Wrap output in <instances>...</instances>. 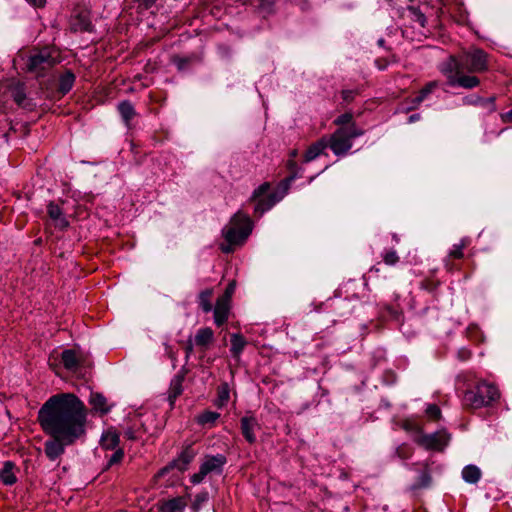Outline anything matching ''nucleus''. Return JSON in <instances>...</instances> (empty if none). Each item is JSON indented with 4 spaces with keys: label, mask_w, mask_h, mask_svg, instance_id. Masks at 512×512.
Wrapping results in <instances>:
<instances>
[{
    "label": "nucleus",
    "mask_w": 512,
    "mask_h": 512,
    "mask_svg": "<svg viewBox=\"0 0 512 512\" xmlns=\"http://www.w3.org/2000/svg\"><path fill=\"white\" fill-rule=\"evenodd\" d=\"M352 118L353 117H352L351 113H344V114L338 116L335 119L334 123L339 125V126H341V127H347V126H350V125L354 124L352 122Z\"/></svg>",
    "instance_id": "34"
},
{
    "label": "nucleus",
    "mask_w": 512,
    "mask_h": 512,
    "mask_svg": "<svg viewBox=\"0 0 512 512\" xmlns=\"http://www.w3.org/2000/svg\"><path fill=\"white\" fill-rule=\"evenodd\" d=\"M502 121L505 123H511L512 122V109L504 114L501 115Z\"/></svg>",
    "instance_id": "47"
},
{
    "label": "nucleus",
    "mask_w": 512,
    "mask_h": 512,
    "mask_svg": "<svg viewBox=\"0 0 512 512\" xmlns=\"http://www.w3.org/2000/svg\"><path fill=\"white\" fill-rule=\"evenodd\" d=\"M59 62V52L54 48L45 47L28 57L26 70L39 77Z\"/></svg>",
    "instance_id": "7"
},
{
    "label": "nucleus",
    "mask_w": 512,
    "mask_h": 512,
    "mask_svg": "<svg viewBox=\"0 0 512 512\" xmlns=\"http://www.w3.org/2000/svg\"><path fill=\"white\" fill-rule=\"evenodd\" d=\"M145 9L150 8L157 0H138Z\"/></svg>",
    "instance_id": "48"
},
{
    "label": "nucleus",
    "mask_w": 512,
    "mask_h": 512,
    "mask_svg": "<svg viewBox=\"0 0 512 512\" xmlns=\"http://www.w3.org/2000/svg\"><path fill=\"white\" fill-rule=\"evenodd\" d=\"M479 105L487 108L489 112H494L496 110L495 97L484 99Z\"/></svg>",
    "instance_id": "40"
},
{
    "label": "nucleus",
    "mask_w": 512,
    "mask_h": 512,
    "mask_svg": "<svg viewBox=\"0 0 512 512\" xmlns=\"http://www.w3.org/2000/svg\"><path fill=\"white\" fill-rule=\"evenodd\" d=\"M230 300L219 297L214 308V321L217 326L223 325L229 316Z\"/></svg>",
    "instance_id": "13"
},
{
    "label": "nucleus",
    "mask_w": 512,
    "mask_h": 512,
    "mask_svg": "<svg viewBox=\"0 0 512 512\" xmlns=\"http://www.w3.org/2000/svg\"><path fill=\"white\" fill-rule=\"evenodd\" d=\"M196 452L191 446H187L180 454L177 461V467L179 470H185L187 465L194 459Z\"/></svg>",
    "instance_id": "25"
},
{
    "label": "nucleus",
    "mask_w": 512,
    "mask_h": 512,
    "mask_svg": "<svg viewBox=\"0 0 512 512\" xmlns=\"http://www.w3.org/2000/svg\"><path fill=\"white\" fill-rule=\"evenodd\" d=\"M410 12L412 13L413 15V19L419 23V25L421 27H424L425 26V23H426V18L424 16V14H422L420 11L416 10V9H411Z\"/></svg>",
    "instance_id": "37"
},
{
    "label": "nucleus",
    "mask_w": 512,
    "mask_h": 512,
    "mask_svg": "<svg viewBox=\"0 0 512 512\" xmlns=\"http://www.w3.org/2000/svg\"><path fill=\"white\" fill-rule=\"evenodd\" d=\"M192 351H193V343L191 341H188L187 346H186L187 357H189V355L192 353Z\"/></svg>",
    "instance_id": "53"
},
{
    "label": "nucleus",
    "mask_w": 512,
    "mask_h": 512,
    "mask_svg": "<svg viewBox=\"0 0 512 512\" xmlns=\"http://www.w3.org/2000/svg\"><path fill=\"white\" fill-rule=\"evenodd\" d=\"M290 166H291V167H294V166H296V163H295V162H293V161H291V162H290Z\"/></svg>",
    "instance_id": "55"
},
{
    "label": "nucleus",
    "mask_w": 512,
    "mask_h": 512,
    "mask_svg": "<svg viewBox=\"0 0 512 512\" xmlns=\"http://www.w3.org/2000/svg\"><path fill=\"white\" fill-rule=\"evenodd\" d=\"M220 414L218 412L206 410L196 417V421L201 426H208L212 427L216 423V421L219 419Z\"/></svg>",
    "instance_id": "22"
},
{
    "label": "nucleus",
    "mask_w": 512,
    "mask_h": 512,
    "mask_svg": "<svg viewBox=\"0 0 512 512\" xmlns=\"http://www.w3.org/2000/svg\"><path fill=\"white\" fill-rule=\"evenodd\" d=\"M296 175H292L285 179L279 188L273 192H269L270 184L265 182L255 189L250 198L251 201L256 202L254 212L258 216H262L265 212L270 210L276 203L281 201L286 195L289 186L294 181Z\"/></svg>",
    "instance_id": "2"
},
{
    "label": "nucleus",
    "mask_w": 512,
    "mask_h": 512,
    "mask_svg": "<svg viewBox=\"0 0 512 512\" xmlns=\"http://www.w3.org/2000/svg\"><path fill=\"white\" fill-rule=\"evenodd\" d=\"M441 72L447 77V82L452 87L473 89L480 84V79L477 76L463 73L459 56H451L447 62L442 64Z\"/></svg>",
    "instance_id": "4"
},
{
    "label": "nucleus",
    "mask_w": 512,
    "mask_h": 512,
    "mask_svg": "<svg viewBox=\"0 0 512 512\" xmlns=\"http://www.w3.org/2000/svg\"><path fill=\"white\" fill-rule=\"evenodd\" d=\"M212 295H213L212 289H205V290L201 291L198 295V304H199L200 308L205 313L212 311V304H211Z\"/></svg>",
    "instance_id": "26"
},
{
    "label": "nucleus",
    "mask_w": 512,
    "mask_h": 512,
    "mask_svg": "<svg viewBox=\"0 0 512 512\" xmlns=\"http://www.w3.org/2000/svg\"><path fill=\"white\" fill-rule=\"evenodd\" d=\"M119 436L117 433L107 431L101 438V445L106 450H113L118 446Z\"/></svg>",
    "instance_id": "27"
},
{
    "label": "nucleus",
    "mask_w": 512,
    "mask_h": 512,
    "mask_svg": "<svg viewBox=\"0 0 512 512\" xmlns=\"http://www.w3.org/2000/svg\"><path fill=\"white\" fill-rule=\"evenodd\" d=\"M163 345H164V350H165L166 356L169 357L171 360L175 361L176 355H175L172 347L166 342Z\"/></svg>",
    "instance_id": "44"
},
{
    "label": "nucleus",
    "mask_w": 512,
    "mask_h": 512,
    "mask_svg": "<svg viewBox=\"0 0 512 512\" xmlns=\"http://www.w3.org/2000/svg\"><path fill=\"white\" fill-rule=\"evenodd\" d=\"M47 213L49 218L53 221L55 227L60 229H65L68 227L69 222L58 204L50 202L47 206Z\"/></svg>",
    "instance_id": "12"
},
{
    "label": "nucleus",
    "mask_w": 512,
    "mask_h": 512,
    "mask_svg": "<svg viewBox=\"0 0 512 512\" xmlns=\"http://www.w3.org/2000/svg\"><path fill=\"white\" fill-rule=\"evenodd\" d=\"M426 415L433 420L439 419L441 416L440 408L435 404H430L426 408Z\"/></svg>",
    "instance_id": "36"
},
{
    "label": "nucleus",
    "mask_w": 512,
    "mask_h": 512,
    "mask_svg": "<svg viewBox=\"0 0 512 512\" xmlns=\"http://www.w3.org/2000/svg\"><path fill=\"white\" fill-rule=\"evenodd\" d=\"M186 501L182 497H177L165 501L161 504V512H184Z\"/></svg>",
    "instance_id": "19"
},
{
    "label": "nucleus",
    "mask_w": 512,
    "mask_h": 512,
    "mask_svg": "<svg viewBox=\"0 0 512 512\" xmlns=\"http://www.w3.org/2000/svg\"><path fill=\"white\" fill-rule=\"evenodd\" d=\"M383 261L387 265H395L399 261V256L397 255L396 251L390 250L384 253Z\"/></svg>",
    "instance_id": "35"
},
{
    "label": "nucleus",
    "mask_w": 512,
    "mask_h": 512,
    "mask_svg": "<svg viewBox=\"0 0 512 512\" xmlns=\"http://www.w3.org/2000/svg\"><path fill=\"white\" fill-rule=\"evenodd\" d=\"M207 474L200 468L199 471L191 476V482L193 484L201 483Z\"/></svg>",
    "instance_id": "41"
},
{
    "label": "nucleus",
    "mask_w": 512,
    "mask_h": 512,
    "mask_svg": "<svg viewBox=\"0 0 512 512\" xmlns=\"http://www.w3.org/2000/svg\"><path fill=\"white\" fill-rule=\"evenodd\" d=\"M209 495L208 492H201L195 496V499L192 503V509L197 512L201 506L208 501Z\"/></svg>",
    "instance_id": "32"
},
{
    "label": "nucleus",
    "mask_w": 512,
    "mask_h": 512,
    "mask_svg": "<svg viewBox=\"0 0 512 512\" xmlns=\"http://www.w3.org/2000/svg\"><path fill=\"white\" fill-rule=\"evenodd\" d=\"M75 82V75L71 71H66L64 74L60 76L59 79V91L62 94L68 93Z\"/></svg>",
    "instance_id": "24"
},
{
    "label": "nucleus",
    "mask_w": 512,
    "mask_h": 512,
    "mask_svg": "<svg viewBox=\"0 0 512 512\" xmlns=\"http://www.w3.org/2000/svg\"><path fill=\"white\" fill-rule=\"evenodd\" d=\"M80 29L84 31L91 30V23L86 19V16H81Z\"/></svg>",
    "instance_id": "46"
},
{
    "label": "nucleus",
    "mask_w": 512,
    "mask_h": 512,
    "mask_svg": "<svg viewBox=\"0 0 512 512\" xmlns=\"http://www.w3.org/2000/svg\"><path fill=\"white\" fill-rule=\"evenodd\" d=\"M14 100L19 104L22 105L25 100V94L21 88H18L14 92Z\"/></svg>",
    "instance_id": "43"
},
{
    "label": "nucleus",
    "mask_w": 512,
    "mask_h": 512,
    "mask_svg": "<svg viewBox=\"0 0 512 512\" xmlns=\"http://www.w3.org/2000/svg\"><path fill=\"white\" fill-rule=\"evenodd\" d=\"M229 397H230V389H229V386L227 383H222L219 387H218V397H217V400L215 402V405L218 407V408H222L223 406H225L229 400Z\"/></svg>",
    "instance_id": "30"
},
{
    "label": "nucleus",
    "mask_w": 512,
    "mask_h": 512,
    "mask_svg": "<svg viewBox=\"0 0 512 512\" xmlns=\"http://www.w3.org/2000/svg\"><path fill=\"white\" fill-rule=\"evenodd\" d=\"M420 119V114H412L410 117H409V122L410 123H413L415 121H418Z\"/></svg>",
    "instance_id": "54"
},
{
    "label": "nucleus",
    "mask_w": 512,
    "mask_h": 512,
    "mask_svg": "<svg viewBox=\"0 0 512 512\" xmlns=\"http://www.w3.org/2000/svg\"><path fill=\"white\" fill-rule=\"evenodd\" d=\"M363 134L355 124L340 127L327 140L328 146L336 156H344L352 148L353 140Z\"/></svg>",
    "instance_id": "6"
},
{
    "label": "nucleus",
    "mask_w": 512,
    "mask_h": 512,
    "mask_svg": "<svg viewBox=\"0 0 512 512\" xmlns=\"http://www.w3.org/2000/svg\"><path fill=\"white\" fill-rule=\"evenodd\" d=\"M0 479L6 485H12L16 482L17 478L14 474V464L12 462H5L0 470Z\"/></svg>",
    "instance_id": "21"
},
{
    "label": "nucleus",
    "mask_w": 512,
    "mask_h": 512,
    "mask_svg": "<svg viewBox=\"0 0 512 512\" xmlns=\"http://www.w3.org/2000/svg\"><path fill=\"white\" fill-rule=\"evenodd\" d=\"M247 342L240 334L231 335V352L234 356H239L244 350Z\"/></svg>",
    "instance_id": "29"
},
{
    "label": "nucleus",
    "mask_w": 512,
    "mask_h": 512,
    "mask_svg": "<svg viewBox=\"0 0 512 512\" xmlns=\"http://www.w3.org/2000/svg\"><path fill=\"white\" fill-rule=\"evenodd\" d=\"M342 96L345 101H351L353 99V92L351 90H344Z\"/></svg>",
    "instance_id": "49"
},
{
    "label": "nucleus",
    "mask_w": 512,
    "mask_h": 512,
    "mask_svg": "<svg viewBox=\"0 0 512 512\" xmlns=\"http://www.w3.org/2000/svg\"><path fill=\"white\" fill-rule=\"evenodd\" d=\"M64 367L71 372H76L80 365L79 357L76 352L71 349L64 350L61 354Z\"/></svg>",
    "instance_id": "16"
},
{
    "label": "nucleus",
    "mask_w": 512,
    "mask_h": 512,
    "mask_svg": "<svg viewBox=\"0 0 512 512\" xmlns=\"http://www.w3.org/2000/svg\"><path fill=\"white\" fill-rule=\"evenodd\" d=\"M118 111L127 126L136 115L134 106L129 101H122L118 104Z\"/></svg>",
    "instance_id": "20"
},
{
    "label": "nucleus",
    "mask_w": 512,
    "mask_h": 512,
    "mask_svg": "<svg viewBox=\"0 0 512 512\" xmlns=\"http://www.w3.org/2000/svg\"><path fill=\"white\" fill-rule=\"evenodd\" d=\"M87 411L84 403L72 393L51 396L38 411V421L51 439L44 443V452L50 461L57 460L65 447L85 433Z\"/></svg>",
    "instance_id": "1"
},
{
    "label": "nucleus",
    "mask_w": 512,
    "mask_h": 512,
    "mask_svg": "<svg viewBox=\"0 0 512 512\" xmlns=\"http://www.w3.org/2000/svg\"><path fill=\"white\" fill-rule=\"evenodd\" d=\"M252 232V222L250 218L238 211L231 218L229 225L222 230L223 236L230 245H241Z\"/></svg>",
    "instance_id": "5"
},
{
    "label": "nucleus",
    "mask_w": 512,
    "mask_h": 512,
    "mask_svg": "<svg viewBox=\"0 0 512 512\" xmlns=\"http://www.w3.org/2000/svg\"><path fill=\"white\" fill-rule=\"evenodd\" d=\"M449 434L445 431H437L431 434H422L416 441L428 450H442L449 442Z\"/></svg>",
    "instance_id": "9"
},
{
    "label": "nucleus",
    "mask_w": 512,
    "mask_h": 512,
    "mask_svg": "<svg viewBox=\"0 0 512 512\" xmlns=\"http://www.w3.org/2000/svg\"><path fill=\"white\" fill-rule=\"evenodd\" d=\"M226 463V457L222 454L207 456L200 468L208 475L210 473L220 474Z\"/></svg>",
    "instance_id": "11"
},
{
    "label": "nucleus",
    "mask_w": 512,
    "mask_h": 512,
    "mask_svg": "<svg viewBox=\"0 0 512 512\" xmlns=\"http://www.w3.org/2000/svg\"><path fill=\"white\" fill-rule=\"evenodd\" d=\"M499 397V390L494 384L480 380L473 388L465 391L462 402L467 408L478 409L489 406Z\"/></svg>",
    "instance_id": "3"
},
{
    "label": "nucleus",
    "mask_w": 512,
    "mask_h": 512,
    "mask_svg": "<svg viewBox=\"0 0 512 512\" xmlns=\"http://www.w3.org/2000/svg\"><path fill=\"white\" fill-rule=\"evenodd\" d=\"M89 403L95 411L101 414H106L110 411L107 399L100 393H91Z\"/></svg>",
    "instance_id": "18"
},
{
    "label": "nucleus",
    "mask_w": 512,
    "mask_h": 512,
    "mask_svg": "<svg viewBox=\"0 0 512 512\" xmlns=\"http://www.w3.org/2000/svg\"><path fill=\"white\" fill-rule=\"evenodd\" d=\"M26 1L36 7H42V6H44V4L46 2V0H26Z\"/></svg>",
    "instance_id": "50"
},
{
    "label": "nucleus",
    "mask_w": 512,
    "mask_h": 512,
    "mask_svg": "<svg viewBox=\"0 0 512 512\" xmlns=\"http://www.w3.org/2000/svg\"><path fill=\"white\" fill-rule=\"evenodd\" d=\"M437 87V82L433 81L428 83L420 92L419 94L412 99L413 106L409 109H413L416 106H418L421 102H423L429 94L433 92V90Z\"/></svg>",
    "instance_id": "28"
},
{
    "label": "nucleus",
    "mask_w": 512,
    "mask_h": 512,
    "mask_svg": "<svg viewBox=\"0 0 512 512\" xmlns=\"http://www.w3.org/2000/svg\"><path fill=\"white\" fill-rule=\"evenodd\" d=\"M431 483V476L430 473L425 470L423 471L420 476L418 483L414 485V488H425L428 487Z\"/></svg>",
    "instance_id": "33"
},
{
    "label": "nucleus",
    "mask_w": 512,
    "mask_h": 512,
    "mask_svg": "<svg viewBox=\"0 0 512 512\" xmlns=\"http://www.w3.org/2000/svg\"><path fill=\"white\" fill-rule=\"evenodd\" d=\"M470 244L469 238H462L459 243L454 244L449 251V256L455 259L463 257V250Z\"/></svg>",
    "instance_id": "31"
},
{
    "label": "nucleus",
    "mask_w": 512,
    "mask_h": 512,
    "mask_svg": "<svg viewBox=\"0 0 512 512\" xmlns=\"http://www.w3.org/2000/svg\"><path fill=\"white\" fill-rule=\"evenodd\" d=\"M241 432L245 440L254 444L257 440L255 431L260 429V424L257 419L252 415H246L241 418Z\"/></svg>",
    "instance_id": "10"
},
{
    "label": "nucleus",
    "mask_w": 512,
    "mask_h": 512,
    "mask_svg": "<svg viewBox=\"0 0 512 512\" xmlns=\"http://www.w3.org/2000/svg\"><path fill=\"white\" fill-rule=\"evenodd\" d=\"M292 156L295 157L296 156V151H293L292 152Z\"/></svg>",
    "instance_id": "56"
},
{
    "label": "nucleus",
    "mask_w": 512,
    "mask_h": 512,
    "mask_svg": "<svg viewBox=\"0 0 512 512\" xmlns=\"http://www.w3.org/2000/svg\"><path fill=\"white\" fill-rule=\"evenodd\" d=\"M184 374L175 375L171 382L168 390V400L170 405L172 406L175 400L182 394L183 392V382H184Z\"/></svg>",
    "instance_id": "14"
},
{
    "label": "nucleus",
    "mask_w": 512,
    "mask_h": 512,
    "mask_svg": "<svg viewBox=\"0 0 512 512\" xmlns=\"http://www.w3.org/2000/svg\"><path fill=\"white\" fill-rule=\"evenodd\" d=\"M214 333L211 328L205 327L197 331L195 335V345L203 349H206L208 345L213 341Z\"/></svg>",
    "instance_id": "17"
},
{
    "label": "nucleus",
    "mask_w": 512,
    "mask_h": 512,
    "mask_svg": "<svg viewBox=\"0 0 512 512\" xmlns=\"http://www.w3.org/2000/svg\"><path fill=\"white\" fill-rule=\"evenodd\" d=\"M328 142L326 138H321L317 142L313 143L306 151L304 155V161L310 162L316 159L322 152L327 148Z\"/></svg>",
    "instance_id": "15"
},
{
    "label": "nucleus",
    "mask_w": 512,
    "mask_h": 512,
    "mask_svg": "<svg viewBox=\"0 0 512 512\" xmlns=\"http://www.w3.org/2000/svg\"><path fill=\"white\" fill-rule=\"evenodd\" d=\"M124 456V453L121 449H117L113 454L112 456L110 457L109 461H108V465L109 466H112L116 463H119L122 458Z\"/></svg>",
    "instance_id": "38"
},
{
    "label": "nucleus",
    "mask_w": 512,
    "mask_h": 512,
    "mask_svg": "<svg viewBox=\"0 0 512 512\" xmlns=\"http://www.w3.org/2000/svg\"><path fill=\"white\" fill-rule=\"evenodd\" d=\"M124 435L127 439H130V440L135 439V434L131 429L126 430Z\"/></svg>",
    "instance_id": "52"
},
{
    "label": "nucleus",
    "mask_w": 512,
    "mask_h": 512,
    "mask_svg": "<svg viewBox=\"0 0 512 512\" xmlns=\"http://www.w3.org/2000/svg\"><path fill=\"white\" fill-rule=\"evenodd\" d=\"M233 246L234 245H230L228 242L226 245H221V250L224 252V253H230L233 251Z\"/></svg>",
    "instance_id": "51"
},
{
    "label": "nucleus",
    "mask_w": 512,
    "mask_h": 512,
    "mask_svg": "<svg viewBox=\"0 0 512 512\" xmlns=\"http://www.w3.org/2000/svg\"><path fill=\"white\" fill-rule=\"evenodd\" d=\"M235 287H236L235 282L229 283L228 286L226 287L224 294L220 297L231 301V297L235 291Z\"/></svg>",
    "instance_id": "42"
},
{
    "label": "nucleus",
    "mask_w": 512,
    "mask_h": 512,
    "mask_svg": "<svg viewBox=\"0 0 512 512\" xmlns=\"http://www.w3.org/2000/svg\"><path fill=\"white\" fill-rule=\"evenodd\" d=\"M481 477L480 469L475 465H467L462 470V478L465 482L475 484Z\"/></svg>",
    "instance_id": "23"
},
{
    "label": "nucleus",
    "mask_w": 512,
    "mask_h": 512,
    "mask_svg": "<svg viewBox=\"0 0 512 512\" xmlns=\"http://www.w3.org/2000/svg\"><path fill=\"white\" fill-rule=\"evenodd\" d=\"M482 101H484V98L476 95L463 98V103L467 105H479Z\"/></svg>",
    "instance_id": "39"
},
{
    "label": "nucleus",
    "mask_w": 512,
    "mask_h": 512,
    "mask_svg": "<svg viewBox=\"0 0 512 512\" xmlns=\"http://www.w3.org/2000/svg\"><path fill=\"white\" fill-rule=\"evenodd\" d=\"M460 67L467 75L482 73L488 70L487 54L478 48L463 51L460 55Z\"/></svg>",
    "instance_id": "8"
},
{
    "label": "nucleus",
    "mask_w": 512,
    "mask_h": 512,
    "mask_svg": "<svg viewBox=\"0 0 512 512\" xmlns=\"http://www.w3.org/2000/svg\"><path fill=\"white\" fill-rule=\"evenodd\" d=\"M163 345H164V350H165L166 356L169 357L171 360L175 361L176 355H175L172 347L166 342Z\"/></svg>",
    "instance_id": "45"
}]
</instances>
